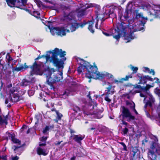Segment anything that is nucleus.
<instances>
[{"label": "nucleus", "mask_w": 160, "mask_h": 160, "mask_svg": "<svg viewBox=\"0 0 160 160\" xmlns=\"http://www.w3.org/2000/svg\"><path fill=\"white\" fill-rule=\"evenodd\" d=\"M60 20L66 23L67 26L66 28L69 29H65V28L63 27H53L52 28L50 24L52 23V22L50 21H48V28L50 29L51 33L54 32V34H56L57 35L61 36L66 35V31L67 32H73L76 30L79 27L83 28L85 25L88 24V22L84 21L83 22L78 23L76 18L75 13L74 11H71L68 13L65 12L63 14V16L60 18Z\"/></svg>", "instance_id": "nucleus-1"}, {"label": "nucleus", "mask_w": 160, "mask_h": 160, "mask_svg": "<svg viewBox=\"0 0 160 160\" xmlns=\"http://www.w3.org/2000/svg\"><path fill=\"white\" fill-rule=\"evenodd\" d=\"M47 53L46 55H41V58H45L46 62L50 59V62L52 63L54 66L57 68L58 71L61 68H63V62L66 60V58L64 57L66 55L65 51L56 48L52 51H47Z\"/></svg>", "instance_id": "nucleus-2"}, {"label": "nucleus", "mask_w": 160, "mask_h": 160, "mask_svg": "<svg viewBox=\"0 0 160 160\" xmlns=\"http://www.w3.org/2000/svg\"><path fill=\"white\" fill-rule=\"evenodd\" d=\"M129 5V3L127 5L124 15H123L122 13H119L118 19L120 21V23H117L116 28L112 30V36L118 41L119 39L121 34L122 33H125L127 27L130 24V20L128 19L129 18L128 12L130 10L128 8Z\"/></svg>", "instance_id": "nucleus-3"}, {"label": "nucleus", "mask_w": 160, "mask_h": 160, "mask_svg": "<svg viewBox=\"0 0 160 160\" xmlns=\"http://www.w3.org/2000/svg\"><path fill=\"white\" fill-rule=\"evenodd\" d=\"M114 11L115 9L113 8H110L109 9L105 10V12H104L103 9L102 11L98 12L95 13L97 21L98 22L99 20H100L102 22L108 18H116V16L114 13Z\"/></svg>", "instance_id": "nucleus-4"}, {"label": "nucleus", "mask_w": 160, "mask_h": 160, "mask_svg": "<svg viewBox=\"0 0 160 160\" xmlns=\"http://www.w3.org/2000/svg\"><path fill=\"white\" fill-rule=\"evenodd\" d=\"M55 71L54 68H50L49 67H48L45 70L46 74L47 75V77H49L46 81L47 83L51 88L54 87L53 84L55 83L59 82L60 80V77H58L57 75L54 74L52 76V73Z\"/></svg>", "instance_id": "nucleus-5"}, {"label": "nucleus", "mask_w": 160, "mask_h": 160, "mask_svg": "<svg viewBox=\"0 0 160 160\" xmlns=\"http://www.w3.org/2000/svg\"><path fill=\"white\" fill-rule=\"evenodd\" d=\"M82 63L85 64L84 68L87 70V72L85 74V77L89 79L94 78V75L96 74L98 70V67L95 62L93 63V66H92L90 64L89 62L85 60H82ZM90 82L91 79L89 81V82Z\"/></svg>", "instance_id": "nucleus-6"}, {"label": "nucleus", "mask_w": 160, "mask_h": 160, "mask_svg": "<svg viewBox=\"0 0 160 160\" xmlns=\"http://www.w3.org/2000/svg\"><path fill=\"white\" fill-rule=\"evenodd\" d=\"M122 114L120 115V117L122 116L123 119L122 120V123L121 124L122 125H124V127H129V124L124 120L125 118H128L127 120V121L129 122L131 120H134L135 119V117L134 116L132 115L131 113L130 112L129 110L125 108L124 106L122 107Z\"/></svg>", "instance_id": "nucleus-7"}, {"label": "nucleus", "mask_w": 160, "mask_h": 160, "mask_svg": "<svg viewBox=\"0 0 160 160\" xmlns=\"http://www.w3.org/2000/svg\"><path fill=\"white\" fill-rule=\"evenodd\" d=\"M29 68L31 69L30 72L31 75L32 76L34 74H38L40 71V65L38 64L36 61H35L32 65L30 66Z\"/></svg>", "instance_id": "nucleus-8"}, {"label": "nucleus", "mask_w": 160, "mask_h": 160, "mask_svg": "<svg viewBox=\"0 0 160 160\" xmlns=\"http://www.w3.org/2000/svg\"><path fill=\"white\" fill-rule=\"evenodd\" d=\"M137 76L139 79V82L138 83V84H146L147 80L152 82L153 81V79L149 75L144 76H143L142 74L138 73L137 74Z\"/></svg>", "instance_id": "nucleus-9"}, {"label": "nucleus", "mask_w": 160, "mask_h": 160, "mask_svg": "<svg viewBox=\"0 0 160 160\" xmlns=\"http://www.w3.org/2000/svg\"><path fill=\"white\" fill-rule=\"evenodd\" d=\"M6 134H7L8 136L6 137L5 139L8 140L9 139L11 138V141L14 143H18V144L20 145L21 142L18 139L15 138V134L13 133L11 134L10 132H7Z\"/></svg>", "instance_id": "nucleus-10"}, {"label": "nucleus", "mask_w": 160, "mask_h": 160, "mask_svg": "<svg viewBox=\"0 0 160 160\" xmlns=\"http://www.w3.org/2000/svg\"><path fill=\"white\" fill-rule=\"evenodd\" d=\"M9 101L12 103L16 102L21 99L18 93L12 94L11 96L9 97Z\"/></svg>", "instance_id": "nucleus-11"}, {"label": "nucleus", "mask_w": 160, "mask_h": 160, "mask_svg": "<svg viewBox=\"0 0 160 160\" xmlns=\"http://www.w3.org/2000/svg\"><path fill=\"white\" fill-rule=\"evenodd\" d=\"M85 138V135L82 136L81 135H73V139L76 142L79 144L81 143V141Z\"/></svg>", "instance_id": "nucleus-12"}, {"label": "nucleus", "mask_w": 160, "mask_h": 160, "mask_svg": "<svg viewBox=\"0 0 160 160\" xmlns=\"http://www.w3.org/2000/svg\"><path fill=\"white\" fill-rule=\"evenodd\" d=\"M148 157V160H157V156L154 151L149 150Z\"/></svg>", "instance_id": "nucleus-13"}, {"label": "nucleus", "mask_w": 160, "mask_h": 160, "mask_svg": "<svg viewBox=\"0 0 160 160\" xmlns=\"http://www.w3.org/2000/svg\"><path fill=\"white\" fill-rule=\"evenodd\" d=\"M103 111V109L102 108L101 109H97L94 112V113L95 117L98 119L101 118L103 116L102 113Z\"/></svg>", "instance_id": "nucleus-14"}, {"label": "nucleus", "mask_w": 160, "mask_h": 160, "mask_svg": "<svg viewBox=\"0 0 160 160\" xmlns=\"http://www.w3.org/2000/svg\"><path fill=\"white\" fill-rule=\"evenodd\" d=\"M26 63H25L24 64V66L22 64H19L18 65V66L17 67L16 66L15 68V70L17 72H18L22 70L23 69H25L26 68H29V66L26 65Z\"/></svg>", "instance_id": "nucleus-15"}, {"label": "nucleus", "mask_w": 160, "mask_h": 160, "mask_svg": "<svg viewBox=\"0 0 160 160\" xmlns=\"http://www.w3.org/2000/svg\"><path fill=\"white\" fill-rule=\"evenodd\" d=\"M28 0H18L16 2V7L21 8L22 6H24L27 4Z\"/></svg>", "instance_id": "nucleus-16"}, {"label": "nucleus", "mask_w": 160, "mask_h": 160, "mask_svg": "<svg viewBox=\"0 0 160 160\" xmlns=\"http://www.w3.org/2000/svg\"><path fill=\"white\" fill-rule=\"evenodd\" d=\"M131 152L133 153L132 154V155L133 157H134L135 155L138 156L140 153V151L138 149V147H132Z\"/></svg>", "instance_id": "nucleus-17"}, {"label": "nucleus", "mask_w": 160, "mask_h": 160, "mask_svg": "<svg viewBox=\"0 0 160 160\" xmlns=\"http://www.w3.org/2000/svg\"><path fill=\"white\" fill-rule=\"evenodd\" d=\"M54 128V125L52 124L50 126H46L45 127L43 128L42 132L44 134H48V132L50 129H53Z\"/></svg>", "instance_id": "nucleus-18"}, {"label": "nucleus", "mask_w": 160, "mask_h": 160, "mask_svg": "<svg viewBox=\"0 0 160 160\" xmlns=\"http://www.w3.org/2000/svg\"><path fill=\"white\" fill-rule=\"evenodd\" d=\"M78 59L80 61V66L78 68V73L80 74L82 72V70L84 68H83V67L84 68V66L85 64L84 63L83 64L82 63L83 62L82 60H84V59L80 58H78Z\"/></svg>", "instance_id": "nucleus-19"}, {"label": "nucleus", "mask_w": 160, "mask_h": 160, "mask_svg": "<svg viewBox=\"0 0 160 160\" xmlns=\"http://www.w3.org/2000/svg\"><path fill=\"white\" fill-rule=\"evenodd\" d=\"M95 74H96V76L94 77V79L102 80L105 78L104 73L97 72Z\"/></svg>", "instance_id": "nucleus-20"}, {"label": "nucleus", "mask_w": 160, "mask_h": 160, "mask_svg": "<svg viewBox=\"0 0 160 160\" xmlns=\"http://www.w3.org/2000/svg\"><path fill=\"white\" fill-rule=\"evenodd\" d=\"M22 147V146L21 145L19 146L17 145H14L13 146L12 148L13 149L15 153L17 154L20 155L21 154V151L19 149Z\"/></svg>", "instance_id": "nucleus-21"}, {"label": "nucleus", "mask_w": 160, "mask_h": 160, "mask_svg": "<svg viewBox=\"0 0 160 160\" xmlns=\"http://www.w3.org/2000/svg\"><path fill=\"white\" fill-rule=\"evenodd\" d=\"M136 31L135 30L132 32H130L129 34H128L125 35L124 38L125 39L128 40L127 42H130L131 40L132 39H133L134 38V37L132 36V34L134 32Z\"/></svg>", "instance_id": "nucleus-22"}, {"label": "nucleus", "mask_w": 160, "mask_h": 160, "mask_svg": "<svg viewBox=\"0 0 160 160\" xmlns=\"http://www.w3.org/2000/svg\"><path fill=\"white\" fill-rule=\"evenodd\" d=\"M89 26L88 27V30L92 33H93L94 32V30L93 29V25L94 24V20L89 21L88 22Z\"/></svg>", "instance_id": "nucleus-23"}, {"label": "nucleus", "mask_w": 160, "mask_h": 160, "mask_svg": "<svg viewBox=\"0 0 160 160\" xmlns=\"http://www.w3.org/2000/svg\"><path fill=\"white\" fill-rule=\"evenodd\" d=\"M129 127H124L123 128H122L121 130V133L124 136H126L128 135V133L129 132L128 128Z\"/></svg>", "instance_id": "nucleus-24"}, {"label": "nucleus", "mask_w": 160, "mask_h": 160, "mask_svg": "<svg viewBox=\"0 0 160 160\" xmlns=\"http://www.w3.org/2000/svg\"><path fill=\"white\" fill-rule=\"evenodd\" d=\"M30 83V82L26 80V79H23L21 83V85L22 86H27L29 85Z\"/></svg>", "instance_id": "nucleus-25"}, {"label": "nucleus", "mask_w": 160, "mask_h": 160, "mask_svg": "<svg viewBox=\"0 0 160 160\" xmlns=\"http://www.w3.org/2000/svg\"><path fill=\"white\" fill-rule=\"evenodd\" d=\"M37 151V153L40 155H43V156H46L47 154V153H46L45 152L40 148H38Z\"/></svg>", "instance_id": "nucleus-26"}, {"label": "nucleus", "mask_w": 160, "mask_h": 160, "mask_svg": "<svg viewBox=\"0 0 160 160\" xmlns=\"http://www.w3.org/2000/svg\"><path fill=\"white\" fill-rule=\"evenodd\" d=\"M56 113L57 115V117L54 121L55 122H58V120H60L61 119V118L63 116L62 115L59 113L58 111H56Z\"/></svg>", "instance_id": "nucleus-27"}, {"label": "nucleus", "mask_w": 160, "mask_h": 160, "mask_svg": "<svg viewBox=\"0 0 160 160\" xmlns=\"http://www.w3.org/2000/svg\"><path fill=\"white\" fill-rule=\"evenodd\" d=\"M86 10L85 9H81L78 11L77 13V16L78 17H82L83 16L85 13Z\"/></svg>", "instance_id": "nucleus-28"}, {"label": "nucleus", "mask_w": 160, "mask_h": 160, "mask_svg": "<svg viewBox=\"0 0 160 160\" xmlns=\"http://www.w3.org/2000/svg\"><path fill=\"white\" fill-rule=\"evenodd\" d=\"M146 22L142 21H141V23L139 25V26L140 27L141 26L142 27H140L137 29V31H141L142 30L143 31H144V24H145Z\"/></svg>", "instance_id": "nucleus-29"}, {"label": "nucleus", "mask_w": 160, "mask_h": 160, "mask_svg": "<svg viewBox=\"0 0 160 160\" xmlns=\"http://www.w3.org/2000/svg\"><path fill=\"white\" fill-rule=\"evenodd\" d=\"M144 68L145 69V70L144 71V72H148L150 74H151V72L152 73V75H155V72L154 70L153 69H151V70H150L149 68L147 67H144Z\"/></svg>", "instance_id": "nucleus-30"}, {"label": "nucleus", "mask_w": 160, "mask_h": 160, "mask_svg": "<svg viewBox=\"0 0 160 160\" xmlns=\"http://www.w3.org/2000/svg\"><path fill=\"white\" fill-rule=\"evenodd\" d=\"M15 92H17L16 88L14 87L11 88L9 91V96H11L12 94H16L15 93Z\"/></svg>", "instance_id": "nucleus-31"}, {"label": "nucleus", "mask_w": 160, "mask_h": 160, "mask_svg": "<svg viewBox=\"0 0 160 160\" xmlns=\"http://www.w3.org/2000/svg\"><path fill=\"white\" fill-rule=\"evenodd\" d=\"M7 3L9 6L10 5H14L16 3V0H6Z\"/></svg>", "instance_id": "nucleus-32"}, {"label": "nucleus", "mask_w": 160, "mask_h": 160, "mask_svg": "<svg viewBox=\"0 0 160 160\" xmlns=\"http://www.w3.org/2000/svg\"><path fill=\"white\" fill-rule=\"evenodd\" d=\"M4 72L6 77H9L12 73L11 71L9 69H5Z\"/></svg>", "instance_id": "nucleus-33"}, {"label": "nucleus", "mask_w": 160, "mask_h": 160, "mask_svg": "<svg viewBox=\"0 0 160 160\" xmlns=\"http://www.w3.org/2000/svg\"><path fill=\"white\" fill-rule=\"evenodd\" d=\"M94 7L95 8V9H96L95 11V13H97V12H101L103 10H101V9L100 6L99 5L95 4Z\"/></svg>", "instance_id": "nucleus-34"}, {"label": "nucleus", "mask_w": 160, "mask_h": 160, "mask_svg": "<svg viewBox=\"0 0 160 160\" xmlns=\"http://www.w3.org/2000/svg\"><path fill=\"white\" fill-rule=\"evenodd\" d=\"M147 86H148V88L141 86V87H140L139 89L142 91H148L151 87V85H150L147 84Z\"/></svg>", "instance_id": "nucleus-35"}, {"label": "nucleus", "mask_w": 160, "mask_h": 160, "mask_svg": "<svg viewBox=\"0 0 160 160\" xmlns=\"http://www.w3.org/2000/svg\"><path fill=\"white\" fill-rule=\"evenodd\" d=\"M131 69L133 71V72H132V74L136 73L137 72V71L138 70V68L137 67L132 66L131 67Z\"/></svg>", "instance_id": "nucleus-36"}, {"label": "nucleus", "mask_w": 160, "mask_h": 160, "mask_svg": "<svg viewBox=\"0 0 160 160\" xmlns=\"http://www.w3.org/2000/svg\"><path fill=\"white\" fill-rule=\"evenodd\" d=\"M132 102L133 103V106H131V109H132L135 113L137 115L138 114V113L136 110L135 109V105L134 102Z\"/></svg>", "instance_id": "nucleus-37"}, {"label": "nucleus", "mask_w": 160, "mask_h": 160, "mask_svg": "<svg viewBox=\"0 0 160 160\" xmlns=\"http://www.w3.org/2000/svg\"><path fill=\"white\" fill-rule=\"evenodd\" d=\"M132 73L131 74L129 75L126 76L125 78H122V79L124 80V81H128L129 78H132Z\"/></svg>", "instance_id": "nucleus-38"}, {"label": "nucleus", "mask_w": 160, "mask_h": 160, "mask_svg": "<svg viewBox=\"0 0 160 160\" xmlns=\"http://www.w3.org/2000/svg\"><path fill=\"white\" fill-rule=\"evenodd\" d=\"M72 109L76 113L80 111V108L77 106L74 107Z\"/></svg>", "instance_id": "nucleus-39"}, {"label": "nucleus", "mask_w": 160, "mask_h": 160, "mask_svg": "<svg viewBox=\"0 0 160 160\" xmlns=\"http://www.w3.org/2000/svg\"><path fill=\"white\" fill-rule=\"evenodd\" d=\"M108 83L109 84V86L107 88V92L106 93V94L107 95H109L110 93V90L112 88V85L110 84V83L108 82Z\"/></svg>", "instance_id": "nucleus-40"}, {"label": "nucleus", "mask_w": 160, "mask_h": 160, "mask_svg": "<svg viewBox=\"0 0 160 160\" xmlns=\"http://www.w3.org/2000/svg\"><path fill=\"white\" fill-rule=\"evenodd\" d=\"M69 132L71 134L70 137L71 138H72V137H73V135L72 134L76 133V131L74 130L71 128L70 127L69 128Z\"/></svg>", "instance_id": "nucleus-41"}, {"label": "nucleus", "mask_w": 160, "mask_h": 160, "mask_svg": "<svg viewBox=\"0 0 160 160\" xmlns=\"http://www.w3.org/2000/svg\"><path fill=\"white\" fill-rule=\"evenodd\" d=\"M31 15L35 17H37V16L40 15V13L38 11H34L33 12L32 14H31Z\"/></svg>", "instance_id": "nucleus-42"}, {"label": "nucleus", "mask_w": 160, "mask_h": 160, "mask_svg": "<svg viewBox=\"0 0 160 160\" xmlns=\"http://www.w3.org/2000/svg\"><path fill=\"white\" fill-rule=\"evenodd\" d=\"M53 5H54L52 6H43V7L46 8H49V9H51L52 10H55L56 8L55 5L54 4Z\"/></svg>", "instance_id": "nucleus-43"}, {"label": "nucleus", "mask_w": 160, "mask_h": 160, "mask_svg": "<svg viewBox=\"0 0 160 160\" xmlns=\"http://www.w3.org/2000/svg\"><path fill=\"white\" fill-rule=\"evenodd\" d=\"M119 143L121 144L123 147V150L125 151H127V147L126 145H125V143L123 142H119Z\"/></svg>", "instance_id": "nucleus-44"}, {"label": "nucleus", "mask_w": 160, "mask_h": 160, "mask_svg": "<svg viewBox=\"0 0 160 160\" xmlns=\"http://www.w3.org/2000/svg\"><path fill=\"white\" fill-rule=\"evenodd\" d=\"M105 77H108L109 79L112 78L113 77V75L109 73L106 72L105 73H104Z\"/></svg>", "instance_id": "nucleus-45"}, {"label": "nucleus", "mask_w": 160, "mask_h": 160, "mask_svg": "<svg viewBox=\"0 0 160 160\" xmlns=\"http://www.w3.org/2000/svg\"><path fill=\"white\" fill-rule=\"evenodd\" d=\"M124 81V80L123 79H122V78H121L119 81L115 79L114 80V82L116 83L117 84H118L119 83H122L123 82V81Z\"/></svg>", "instance_id": "nucleus-46"}, {"label": "nucleus", "mask_w": 160, "mask_h": 160, "mask_svg": "<svg viewBox=\"0 0 160 160\" xmlns=\"http://www.w3.org/2000/svg\"><path fill=\"white\" fill-rule=\"evenodd\" d=\"M102 33L104 35L108 37L112 36V32H110V33H108L107 32H105L103 31H102Z\"/></svg>", "instance_id": "nucleus-47"}, {"label": "nucleus", "mask_w": 160, "mask_h": 160, "mask_svg": "<svg viewBox=\"0 0 160 160\" xmlns=\"http://www.w3.org/2000/svg\"><path fill=\"white\" fill-rule=\"evenodd\" d=\"M160 13V10H156L155 12V17H159V14Z\"/></svg>", "instance_id": "nucleus-48"}, {"label": "nucleus", "mask_w": 160, "mask_h": 160, "mask_svg": "<svg viewBox=\"0 0 160 160\" xmlns=\"http://www.w3.org/2000/svg\"><path fill=\"white\" fill-rule=\"evenodd\" d=\"M47 138L48 137H47L42 136V137L40 141L42 142H46Z\"/></svg>", "instance_id": "nucleus-49"}, {"label": "nucleus", "mask_w": 160, "mask_h": 160, "mask_svg": "<svg viewBox=\"0 0 160 160\" xmlns=\"http://www.w3.org/2000/svg\"><path fill=\"white\" fill-rule=\"evenodd\" d=\"M126 105H129L130 106V108H131V106H133V103L132 102V103L131 102H130L128 101H126Z\"/></svg>", "instance_id": "nucleus-50"}, {"label": "nucleus", "mask_w": 160, "mask_h": 160, "mask_svg": "<svg viewBox=\"0 0 160 160\" xmlns=\"http://www.w3.org/2000/svg\"><path fill=\"white\" fill-rule=\"evenodd\" d=\"M28 93L29 96L33 95L34 93V92L32 90H29L28 92Z\"/></svg>", "instance_id": "nucleus-51"}, {"label": "nucleus", "mask_w": 160, "mask_h": 160, "mask_svg": "<svg viewBox=\"0 0 160 160\" xmlns=\"http://www.w3.org/2000/svg\"><path fill=\"white\" fill-rule=\"evenodd\" d=\"M27 126L25 125H23L20 129L21 132H22L24 129H27Z\"/></svg>", "instance_id": "nucleus-52"}, {"label": "nucleus", "mask_w": 160, "mask_h": 160, "mask_svg": "<svg viewBox=\"0 0 160 160\" xmlns=\"http://www.w3.org/2000/svg\"><path fill=\"white\" fill-rule=\"evenodd\" d=\"M151 149H150L149 150H152L154 151V149H155V143H153L151 147Z\"/></svg>", "instance_id": "nucleus-53"}, {"label": "nucleus", "mask_w": 160, "mask_h": 160, "mask_svg": "<svg viewBox=\"0 0 160 160\" xmlns=\"http://www.w3.org/2000/svg\"><path fill=\"white\" fill-rule=\"evenodd\" d=\"M0 159H2L3 160H7V156L6 155L5 156L2 155L1 156L0 155Z\"/></svg>", "instance_id": "nucleus-54"}, {"label": "nucleus", "mask_w": 160, "mask_h": 160, "mask_svg": "<svg viewBox=\"0 0 160 160\" xmlns=\"http://www.w3.org/2000/svg\"><path fill=\"white\" fill-rule=\"evenodd\" d=\"M95 4H88L87 7V8H92V7H94V6H95Z\"/></svg>", "instance_id": "nucleus-55"}, {"label": "nucleus", "mask_w": 160, "mask_h": 160, "mask_svg": "<svg viewBox=\"0 0 160 160\" xmlns=\"http://www.w3.org/2000/svg\"><path fill=\"white\" fill-rule=\"evenodd\" d=\"M105 100L108 102H111V99L108 98V96H106L105 98Z\"/></svg>", "instance_id": "nucleus-56"}, {"label": "nucleus", "mask_w": 160, "mask_h": 160, "mask_svg": "<svg viewBox=\"0 0 160 160\" xmlns=\"http://www.w3.org/2000/svg\"><path fill=\"white\" fill-rule=\"evenodd\" d=\"M140 87H141V85H139L135 84L133 86V88H138L139 89Z\"/></svg>", "instance_id": "nucleus-57"}, {"label": "nucleus", "mask_w": 160, "mask_h": 160, "mask_svg": "<svg viewBox=\"0 0 160 160\" xmlns=\"http://www.w3.org/2000/svg\"><path fill=\"white\" fill-rule=\"evenodd\" d=\"M46 145V142H43L42 143H41L40 142L39 144V146L40 147L42 146H45Z\"/></svg>", "instance_id": "nucleus-58"}, {"label": "nucleus", "mask_w": 160, "mask_h": 160, "mask_svg": "<svg viewBox=\"0 0 160 160\" xmlns=\"http://www.w3.org/2000/svg\"><path fill=\"white\" fill-rule=\"evenodd\" d=\"M19 158L17 156H15L14 157H13L12 158V160H18Z\"/></svg>", "instance_id": "nucleus-59"}, {"label": "nucleus", "mask_w": 160, "mask_h": 160, "mask_svg": "<svg viewBox=\"0 0 160 160\" xmlns=\"http://www.w3.org/2000/svg\"><path fill=\"white\" fill-rule=\"evenodd\" d=\"M44 1L46 2H48L52 4H54V3L51 1H49V0H44Z\"/></svg>", "instance_id": "nucleus-60"}, {"label": "nucleus", "mask_w": 160, "mask_h": 160, "mask_svg": "<svg viewBox=\"0 0 160 160\" xmlns=\"http://www.w3.org/2000/svg\"><path fill=\"white\" fill-rule=\"evenodd\" d=\"M1 122L2 123H4L6 125H7L8 124V120H6V119H4Z\"/></svg>", "instance_id": "nucleus-61"}, {"label": "nucleus", "mask_w": 160, "mask_h": 160, "mask_svg": "<svg viewBox=\"0 0 160 160\" xmlns=\"http://www.w3.org/2000/svg\"><path fill=\"white\" fill-rule=\"evenodd\" d=\"M62 142V141H58L57 143H55L54 144L56 146H58Z\"/></svg>", "instance_id": "nucleus-62"}, {"label": "nucleus", "mask_w": 160, "mask_h": 160, "mask_svg": "<svg viewBox=\"0 0 160 160\" xmlns=\"http://www.w3.org/2000/svg\"><path fill=\"white\" fill-rule=\"evenodd\" d=\"M146 114L147 116L148 117H150V115L149 113L147 111H145Z\"/></svg>", "instance_id": "nucleus-63"}, {"label": "nucleus", "mask_w": 160, "mask_h": 160, "mask_svg": "<svg viewBox=\"0 0 160 160\" xmlns=\"http://www.w3.org/2000/svg\"><path fill=\"white\" fill-rule=\"evenodd\" d=\"M12 60V57L9 56L8 58V62Z\"/></svg>", "instance_id": "nucleus-64"}]
</instances>
